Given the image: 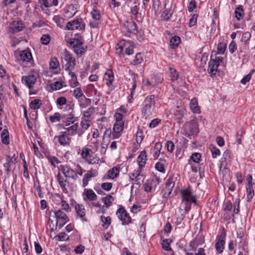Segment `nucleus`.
Wrapping results in <instances>:
<instances>
[{"label":"nucleus","mask_w":255,"mask_h":255,"mask_svg":"<svg viewBox=\"0 0 255 255\" xmlns=\"http://www.w3.org/2000/svg\"><path fill=\"white\" fill-rule=\"evenodd\" d=\"M57 178L63 191L64 193H67L68 192L67 189L66 187L67 180L64 179V178L61 176L60 173H58L57 174Z\"/></svg>","instance_id":"obj_23"},{"label":"nucleus","mask_w":255,"mask_h":255,"mask_svg":"<svg viewBox=\"0 0 255 255\" xmlns=\"http://www.w3.org/2000/svg\"><path fill=\"white\" fill-rule=\"evenodd\" d=\"M159 179L157 177H153L150 182H147L144 184V190L147 192H150L152 190L151 183H158Z\"/></svg>","instance_id":"obj_28"},{"label":"nucleus","mask_w":255,"mask_h":255,"mask_svg":"<svg viewBox=\"0 0 255 255\" xmlns=\"http://www.w3.org/2000/svg\"><path fill=\"white\" fill-rule=\"evenodd\" d=\"M14 55L15 60L20 64H22L24 62H30L32 59L31 52L27 50L15 52Z\"/></svg>","instance_id":"obj_5"},{"label":"nucleus","mask_w":255,"mask_h":255,"mask_svg":"<svg viewBox=\"0 0 255 255\" xmlns=\"http://www.w3.org/2000/svg\"><path fill=\"white\" fill-rule=\"evenodd\" d=\"M143 133L141 130L138 129L136 132V141L138 144L141 143L143 138Z\"/></svg>","instance_id":"obj_49"},{"label":"nucleus","mask_w":255,"mask_h":255,"mask_svg":"<svg viewBox=\"0 0 255 255\" xmlns=\"http://www.w3.org/2000/svg\"><path fill=\"white\" fill-rule=\"evenodd\" d=\"M114 117L116 119L115 123H116V124L120 123L121 124H124V123L123 121V115L122 114L119 113H116L115 114Z\"/></svg>","instance_id":"obj_55"},{"label":"nucleus","mask_w":255,"mask_h":255,"mask_svg":"<svg viewBox=\"0 0 255 255\" xmlns=\"http://www.w3.org/2000/svg\"><path fill=\"white\" fill-rule=\"evenodd\" d=\"M180 38L177 36H174L170 40V46L172 48H176L179 45Z\"/></svg>","instance_id":"obj_39"},{"label":"nucleus","mask_w":255,"mask_h":255,"mask_svg":"<svg viewBox=\"0 0 255 255\" xmlns=\"http://www.w3.org/2000/svg\"><path fill=\"white\" fill-rule=\"evenodd\" d=\"M254 70H252L250 73L249 74H248V75H246L241 80V82L244 84V85H245L247 82H248L251 78V76H252V73L254 72Z\"/></svg>","instance_id":"obj_58"},{"label":"nucleus","mask_w":255,"mask_h":255,"mask_svg":"<svg viewBox=\"0 0 255 255\" xmlns=\"http://www.w3.org/2000/svg\"><path fill=\"white\" fill-rule=\"evenodd\" d=\"M76 212L80 217H83L85 215V209L82 204H77L75 206Z\"/></svg>","instance_id":"obj_31"},{"label":"nucleus","mask_w":255,"mask_h":255,"mask_svg":"<svg viewBox=\"0 0 255 255\" xmlns=\"http://www.w3.org/2000/svg\"><path fill=\"white\" fill-rule=\"evenodd\" d=\"M90 151H91V150L87 148H86L85 150H83L81 153L82 157L87 160L92 155L90 153Z\"/></svg>","instance_id":"obj_61"},{"label":"nucleus","mask_w":255,"mask_h":255,"mask_svg":"<svg viewBox=\"0 0 255 255\" xmlns=\"http://www.w3.org/2000/svg\"><path fill=\"white\" fill-rule=\"evenodd\" d=\"M141 169L139 168L137 170H134L131 175H129L130 179L131 180H134V178L142 176L141 174Z\"/></svg>","instance_id":"obj_50"},{"label":"nucleus","mask_w":255,"mask_h":255,"mask_svg":"<svg viewBox=\"0 0 255 255\" xmlns=\"http://www.w3.org/2000/svg\"><path fill=\"white\" fill-rule=\"evenodd\" d=\"M182 195V203L178 212L176 213L177 221L180 223L185 217V214L191 208V203H195L196 199L189 189L182 190L180 191Z\"/></svg>","instance_id":"obj_1"},{"label":"nucleus","mask_w":255,"mask_h":255,"mask_svg":"<svg viewBox=\"0 0 255 255\" xmlns=\"http://www.w3.org/2000/svg\"><path fill=\"white\" fill-rule=\"evenodd\" d=\"M78 122V118L72 114L64 116L63 123L65 127H68Z\"/></svg>","instance_id":"obj_15"},{"label":"nucleus","mask_w":255,"mask_h":255,"mask_svg":"<svg viewBox=\"0 0 255 255\" xmlns=\"http://www.w3.org/2000/svg\"><path fill=\"white\" fill-rule=\"evenodd\" d=\"M169 70H170V76L171 78V80L172 81H174L176 80L179 77V75H178V73L177 72V71L175 69L172 68H170Z\"/></svg>","instance_id":"obj_44"},{"label":"nucleus","mask_w":255,"mask_h":255,"mask_svg":"<svg viewBox=\"0 0 255 255\" xmlns=\"http://www.w3.org/2000/svg\"><path fill=\"white\" fill-rule=\"evenodd\" d=\"M105 78L107 80V85L109 87L110 86L114 80L113 72L112 70L109 69L107 70L105 75Z\"/></svg>","instance_id":"obj_24"},{"label":"nucleus","mask_w":255,"mask_h":255,"mask_svg":"<svg viewBox=\"0 0 255 255\" xmlns=\"http://www.w3.org/2000/svg\"><path fill=\"white\" fill-rule=\"evenodd\" d=\"M103 200L107 207L108 208L112 205V203L114 201V198L112 196L109 195L105 198H103Z\"/></svg>","instance_id":"obj_45"},{"label":"nucleus","mask_w":255,"mask_h":255,"mask_svg":"<svg viewBox=\"0 0 255 255\" xmlns=\"http://www.w3.org/2000/svg\"><path fill=\"white\" fill-rule=\"evenodd\" d=\"M23 28V24L21 21H14L10 24L9 31L14 33L22 30Z\"/></svg>","instance_id":"obj_17"},{"label":"nucleus","mask_w":255,"mask_h":255,"mask_svg":"<svg viewBox=\"0 0 255 255\" xmlns=\"http://www.w3.org/2000/svg\"><path fill=\"white\" fill-rule=\"evenodd\" d=\"M190 108L194 113L199 114L200 113V109L198 105L197 100L195 98H193L191 100Z\"/></svg>","instance_id":"obj_22"},{"label":"nucleus","mask_w":255,"mask_h":255,"mask_svg":"<svg viewBox=\"0 0 255 255\" xmlns=\"http://www.w3.org/2000/svg\"><path fill=\"white\" fill-rule=\"evenodd\" d=\"M1 140L3 143L8 144L9 141L8 131L7 129H3L1 133Z\"/></svg>","instance_id":"obj_35"},{"label":"nucleus","mask_w":255,"mask_h":255,"mask_svg":"<svg viewBox=\"0 0 255 255\" xmlns=\"http://www.w3.org/2000/svg\"><path fill=\"white\" fill-rule=\"evenodd\" d=\"M76 8V5L74 4H70L67 8L65 14L66 16L70 18L73 17L76 14L77 11L75 10Z\"/></svg>","instance_id":"obj_29"},{"label":"nucleus","mask_w":255,"mask_h":255,"mask_svg":"<svg viewBox=\"0 0 255 255\" xmlns=\"http://www.w3.org/2000/svg\"><path fill=\"white\" fill-rule=\"evenodd\" d=\"M226 48V45L224 43H220L218 44L217 47V53L220 54H223Z\"/></svg>","instance_id":"obj_54"},{"label":"nucleus","mask_w":255,"mask_h":255,"mask_svg":"<svg viewBox=\"0 0 255 255\" xmlns=\"http://www.w3.org/2000/svg\"><path fill=\"white\" fill-rule=\"evenodd\" d=\"M50 68L53 69H55L59 66V62L57 58H53L50 60L49 63Z\"/></svg>","instance_id":"obj_51"},{"label":"nucleus","mask_w":255,"mask_h":255,"mask_svg":"<svg viewBox=\"0 0 255 255\" xmlns=\"http://www.w3.org/2000/svg\"><path fill=\"white\" fill-rule=\"evenodd\" d=\"M124 124L115 123L113 127V136L114 138H118L121 135V132L123 130Z\"/></svg>","instance_id":"obj_18"},{"label":"nucleus","mask_w":255,"mask_h":255,"mask_svg":"<svg viewBox=\"0 0 255 255\" xmlns=\"http://www.w3.org/2000/svg\"><path fill=\"white\" fill-rule=\"evenodd\" d=\"M118 218L122 221L123 225H128L131 222V219L123 207L120 208L116 212Z\"/></svg>","instance_id":"obj_10"},{"label":"nucleus","mask_w":255,"mask_h":255,"mask_svg":"<svg viewBox=\"0 0 255 255\" xmlns=\"http://www.w3.org/2000/svg\"><path fill=\"white\" fill-rule=\"evenodd\" d=\"M61 62L63 67L66 71H72L76 65L75 58L66 50L61 54Z\"/></svg>","instance_id":"obj_3"},{"label":"nucleus","mask_w":255,"mask_h":255,"mask_svg":"<svg viewBox=\"0 0 255 255\" xmlns=\"http://www.w3.org/2000/svg\"><path fill=\"white\" fill-rule=\"evenodd\" d=\"M230 151L228 150H226L223 154V157L221 159V166H226L230 162L231 156Z\"/></svg>","instance_id":"obj_20"},{"label":"nucleus","mask_w":255,"mask_h":255,"mask_svg":"<svg viewBox=\"0 0 255 255\" xmlns=\"http://www.w3.org/2000/svg\"><path fill=\"white\" fill-rule=\"evenodd\" d=\"M146 154L145 150L142 151L137 158V161L139 165V168L141 169L145 166L146 161Z\"/></svg>","instance_id":"obj_19"},{"label":"nucleus","mask_w":255,"mask_h":255,"mask_svg":"<svg viewBox=\"0 0 255 255\" xmlns=\"http://www.w3.org/2000/svg\"><path fill=\"white\" fill-rule=\"evenodd\" d=\"M161 122V120L158 119H155L152 120L149 125L150 128H154L156 127Z\"/></svg>","instance_id":"obj_63"},{"label":"nucleus","mask_w":255,"mask_h":255,"mask_svg":"<svg viewBox=\"0 0 255 255\" xmlns=\"http://www.w3.org/2000/svg\"><path fill=\"white\" fill-rule=\"evenodd\" d=\"M172 12H171L170 9H166L162 13L161 17L162 20L167 21L171 17Z\"/></svg>","instance_id":"obj_36"},{"label":"nucleus","mask_w":255,"mask_h":255,"mask_svg":"<svg viewBox=\"0 0 255 255\" xmlns=\"http://www.w3.org/2000/svg\"><path fill=\"white\" fill-rule=\"evenodd\" d=\"M143 176L134 178V182L132 183L131 188L135 187L136 189L138 188L143 182Z\"/></svg>","instance_id":"obj_40"},{"label":"nucleus","mask_w":255,"mask_h":255,"mask_svg":"<svg viewBox=\"0 0 255 255\" xmlns=\"http://www.w3.org/2000/svg\"><path fill=\"white\" fill-rule=\"evenodd\" d=\"M251 34L249 32L244 33L242 37V41L246 43L251 38Z\"/></svg>","instance_id":"obj_62"},{"label":"nucleus","mask_w":255,"mask_h":255,"mask_svg":"<svg viewBox=\"0 0 255 255\" xmlns=\"http://www.w3.org/2000/svg\"><path fill=\"white\" fill-rule=\"evenodd\" d=\"M73 95L75 98L78 99L83 96V93L80 88H77L74 90Z\"/></svg>","instance_id":"obj_64"},{"label":"nucleus","mask_w":255,"mask_h":255,"mask_svg":"<svg viewBox=\"0 0 255 255\" xmlns=\"http://www.w3.org/2000/svg\"><path fill=\"white\" fill-rule=\"evenodd\" d=\"M235 16L238 20L243 19L244 16V11L242 5H239L235 9Z\"/></svg>","instance_id":"obj_30"},{"label":"nucleus","mask_w":255,"mask_h":255,"mask_svg":"<svg viewBox=\"0 0 255 255\" xmlns=\"http://www.w3.org/2000/svg\"><path fill=\"white\" fill-rule=\"evenodd\" d=\"M85 193L87 198L90 201H94L96 199L97 195L92 189H85Z\"/></svg>","instance_id":"obj_32"},{"label":"nucleus","mask_w":255,"mask_h":255,"mask_svg":"<svg viewBox=\"0 0 255 255\" xmlns=\"http://www.w3.org/2000/svg\"><path fill=\"white\" fill-rule=\"evenodd\" d=\"M124 49L126 54L128 55L133 53V46L130 41L122 40L119 47L116 48V53L120 54Z\"/></svg>","instance_id":"obj_6"},{"label":"nucleus","mask_w":255,"mask_h":255,"mask_svg":"<svg viewBox=\"0 0 255 255\" xmlns=\"http://www.w3.org/2000/svg\"><path fill=\"white\" fill-rule=\"evenodd\" d=\"M68 44L78 56H81L84 53L86 47L81 40L72 38L70 39Z\"/></svg>","instance_id":"obj_4"},{"label":"nucleus","mask_w":255,"mask_h":255,"mask_svg":"<svg viewBox=\"0 0 255 255\" xmlns=\"http://www.w3.org/2000/svg\"><path fill=\"white\" fill-rule=\"evenodd\" d=\"M119 174V169L118 168L115 167L108 171V176L109 178L114 179Z\"/></svg>","instance_id":"obj_33"},{"label":"nucleus","mask_w":255,"mask_h":255,"mask_svg":"<svg viewBox=\"0 0 255 255\" xmlns=\"http://www.w3.org/2000/svg\"><path fill=\"white\" fill-rule=\"evenodd\" d=\"M71 137L67 134L66 131H62L60 134L55 136L54 138V140L56 142L57 141L62 146H69L71 142Z\"/></svg>","instance_id":"obj_9"},{"label":"nucleus","mask_w":255,"mask_h":255,"mask_svg":"<svg viewBox=\"0 0 255 255\" xmlns=\"http://www.w3.org/2000/svg\"><path fill=\"white\" fill-rule=\"evenodd\" d=\"M185 112V109L183 107L177 106L174 111V115L176 121L180 124L183 123V118Z\"/></svg>","instance_id":"obj_12"},{"label":"nucleus","mask_w":255,"mask_h":255,"mask_svg":"<svg viewBox=\"0 0 255 255\" xmlns=\"http://www.w3.org/2000/svg\"><path fill=\"white\" fill-rule=\"evenodd\" d=\"M216 61L214 60L213 58H212V56H211V59L209 62L208 64V72L209 74L212 75H214L216 72Z\"/></svg>","instance_id":"obj_21"},{"label":"nucleus","mask_w":255,"mask_h":255,"mask_svg":"<svg viewBox=\"0 0 255 255\" xmlns=\"http://www.w3.org/2000/svg\"><path fill=\"white\" fill-rule=\"evenodd\" d=\"M61 170L66 177L71 178L74 180L76 179V173L69 166L67 165L63 166L61 167Z\"/></svg>","instance_id":"obj_13"},{"label":"nucleus","mask_w":255,"mask_h":255,"mask_svg":"<svg viewBox=\"0 0 255 255\" xmlns=\"http://www.w3.org/2000/svg\"><path fill=\"white\" fill-rule=\"evenodd\" d=\"M53 20L57 24L58 26L60 27H62L63 26L64 19L60 15H55L53 17Z\"/></svg>","instance_id":"obj_43"},{"label":"nucleus","mask_w":255,"mask_h":255,"mask_svg":"<svg viewBox=\"0 0 255 255\" xmlns=\"http://www.w3.org/2000/svg\"><path fill=\"white\" fill-rule=\"evenodd\" d=\"M61 116L59 113H55L53 115L49 117V120L52 123H55L59 122L60 120Z\"/></svg>","instance_id":"obj_48"},{"label":"nucleus","mask_w":255,"mask_h":255,"mask_svg":"<svg viewBox=\"0 0 255 255\" xmlns=\"http://www.w3.org/2000/svg\"><path fill=\"white\" fill-rule=\"evenodd\" d=\"M247 201L250 202L254 195V191L253 189V185L249 184L247 186Z\"/></svg>","instance_id":"obj_34"},{"label":"nucleus","mask_w":255,"mask_h":255,"mask_svg":"<svg viewBox=\"0 0 255 255\" xmlns=\"http://www.w3.org/2000/svg\"><path fill=\"white\" fill-rule=\"evenodd\" d=\"M42 105L41 101L38 99H35L31 101L30 107L32 109L37 110L39 109Z\"/></svg>","instance_id":"obj_38"},{"label":"nucleus","mask_w":255,"mask_h":255,"mask_svg":"<svg viewBox=\"0 0 255 255\" xmlns=\"http://www.w3.org/2000/svg\"><path fill=\"white\" fill-rule=\"evenodd\" d=\"M72 71H68L69 74L71 75V80L73 82L72 86L74 87H76L79 84L78 82L77 81V76L76 75L71 72Z\"/></svg>","instance_id":"obj_52"},{"label":"nucleus","mask_w":255,"mask_h":255,"mask_svg":"<svg viewBox=\"0 0 255 255\" xmlns=\"http://www.w3.org/2000/svg\"><path fill=\"white\" fill-rule=\"evenodd\" d=\"M201 157V155L199 153H193L191 156V159L196 163H199L200 161V159Z\"/></svg>","instance_id":"obj_60"},{"label":"nucleus","mask_w":255,"mask_h":255,"mask_svg":"<svg viewBox=\"0 0 255 255\" xmlns=\"http://www.w3.org/2000/svg\"><path fill=\"white\" fill-rule=\"evenodd\" d=\"M143 61V58L141 54L139 53L136 54L134 60L132 61L131 64L133 65H136L140 64Z\"/></svg>","instance_id":"obj_42"},{"label":"nucleus","mask_w":255,"mask_h":255,"mask_svg":"<svg viewBox=\"0 0 255 255\" xmlns=\"http://www.w3.org/2000/svg\"><path fill=\"white\" fill-rule=\"evenodd\" d=\"M172 241L170 239H165L162 241V246L163 249L166 251H172L171 248L170 247V243Z\"/></svg>","instance_id":"obj_41"},{"label":"nucleus","mask_w":255,"mask_h":255,"mask_svg":"<svg viewBox=\"0 0 255 255\" xmlns=\"http://www.w3.org/2000/svg\"><path fill=\"white\" fill-rule=\"evenodd\" d=\"M128 31L131 33L136 34L137 32L136 24L135 22H128L125 25Z\"/></svg>","instance_id":"obj_25"},{"label":"nucleus","mask_w":255,"mask_h":255,"mask_svg":"<svg viewBox=\"0 0 255 255\" xmlns=\"http://www.w3.org/2000/svg\"><path fill=\"white\" fill-rule=\"evenodd\" d=\"M166 146L168 151L172 153L174 149V144L172 141L168 140L166 142Z\"/></svg>","instance_id":"obj_59"},{"label":"nucleus","mask_w":255,"mask_h":255,"mask_svg":"<svg viewBox=\"0 0 255 255\" xmlns=\"http://www.w3.org/2000/svg\"><path fill=\"white\" fill-rule=\"evenodd\" d=\"M226 235V232L224 229L222 233L217 238V242L215 244V248L217 251L219 253H222L224 249Z\"/></svg>","instance_id":"obj_11"},{"label":"nucleus","mask_w":255,"mask_h":255,"mask_svg":"<svg viewBox=\"0 0 255 255\" xmlns=\"http://www.w3.org/2000/svg\"><path fill=\"white\" fill-rule=\"evenodd\" d=\"M85 24L81 18H77L73 20L67 22L66 27L68 30H73L74 29L84 30Z\"/></svg>","instance_id":"obj_8"},{"label":"nucleus","mask_w":255,"mask_h":255,"mask_svg":"<svg viewBox=\"0 0 255 255\" xmlns=\"http://www.w3.org/2000/svg\"><path fill=\"white\" fill-rule=\"evenodd\" d=\"M98 175V171L95 170H91L88 171V172L85 174L83 178V186L84 187H86L88 183V182L90 180L92 177H94Z\"/></svg>","instance_id":"obj_16"},{"label":"nucleus","mask_w":255,"mask_h":255,"mask_svg":"<svg viewBox=\"0 0 255 255\" xmlns=\"http://www.w3.org/2000/svg\"><path fill=\"white\" fill-rule=\"evenodd\" d=\"M91 122L89 120L83 119L81 122V126L84 130L87 129L90 126Z\"/></svg>","instance_id":"obj_46"},{"label":"nucleus","mask_w":255,"mask_h":255,"mask_svg":"<svg viewBox=\"0 0 255 255\" xmlns=\"http://www.w3.org/2000/svg\"><path fill=\"white\" fill-rule=\"evenodd\" d=\"M155 108L154 96L153 95L147 96L144 101V106L142 109L143 118L147 119L154 113Z\"/></svg>","instance_id":"obj_2"},{"label":"nucleus","mask_w":255,"mask_h":255,"mask_svg":"<svg viewBox=\"0 0 255 255\" xmlns=\"http://www.w3.org/2000/svg\"><path fill=\"white\" fill-rule=\"evenodd\" d=\"M99 160L100 159L98 157L92 155L87 160L89 163L91 164H98Z\"/></svg>","instance_id":"obj_53"},{"label":"nucleus","mask_w":255,"mask_h":255,"mask_svg":"<svg viewBox=\"0 0 255 255\" xmlns=\"http://www.w3.org/2000/svg\"><path fill=\"white\" fill-rule=\"evenodd\" d=\"M53 213L56 220V226L59 229L62 228L69 220L66 214L60 210L54 211Z\"/></svg>","instance_id":"obj_7"},{"label":"nucleus","mask_w":255,"mask_h":255,"mask_svg":"<svg viewBox=\"0 0 255 255\" xmlns=\"http://www.w3.org/2000/svg\"><path fill=\"white\" fill-rule=\"evenodd\" d=\"M40 40L42 44L47 45L50 41V36L48 34H44L41 37Z\"/></svg>","instance_id":"obj_57"},{"label":"nucleus","mask_w":255,"mask_h":255,"mask_svg":"<svg viewBox=\"0 0 255 255\" xmlns=\"http://www.w3.org/2000/svg\"><path fill=\"white\" fill-rule=\"evenodd\" d=\"M161 148V143L158 142L155 144L154 147L151 149V151L153 153V156L155 159H156L158 157Z\"/></svg>","instance_id":"obj_26"},{"label":"nucleus","mask_w":255,"mask_h":255,"mask_svg":"<svg viewBox=\"0 0 255 255\" xmlns=\"http://www.w3.org/2000/svg\"><path fill=\"white\" fill-rule=\"evenodd\" d=\"M50 87L52 91H56L62 88V84L60 82L56 81L52 83L50 85Z\"/></svg>","instance_id":"obj_47"},{"label":"nucleus","mask_w":255,"mask_h":255,"mask_svg":"<svg viewBox=\"0 0 255 255\" xmlns=\"http://www.w3.org/2000/svg\"><path fill=\"white\" fill-rule=\"evenodd\" d=\"M101 220L103 222L102 226L105 229H107L111 223V219L110 217H105L104 216H102L101 217Z\"/></svg>","instance_id":"obj_37"},{"label":"nucleus","mask_w":255,"mask_h":255,"mask_svg":"<svg viewBox=\"0 0 255 255\" xmlns=\"http://www.w3.org/2000/svg\"><path fill=\"white\" fill-rule=\"evenodd\" d=\"M78 128V122H76L75 124L72 125L71 126H69L67 127V128H64L66 129V131H68L69 133V136L70 135H74L76 133V132Z\"/></svg>","instance_id":"obj_27"},{"label":"nucleus","mask_w":255,"mask_h":255,"mask_svg":"<svg viewBox=\"0 0 255 255\" xmlns=\"http://www.w3.org/2000/svg\"><path fill=\"white\" fill-rule=\"evenodd\" d=\"M91 14L93 18V19L96 20H98L101 18V14L100 12L96 9H93L91 12Z\"/></svg>","instance_id":"obj_56"},{"label":"nucleus","mask_w":255,"mask_h":255,"mask_svg":"<svg viewBox=\"0 0 255 255\" xmlns=\"http://www.w3.org/2000/svg\"><path fill=\"white\" fill-rule=\"evenodd\" d=\"M36 81V77L33 75L27 76H23L22 82L26 85L29 89L31 88Z\"/></svg>","instance_id":"obj_14"}]
</instances>
